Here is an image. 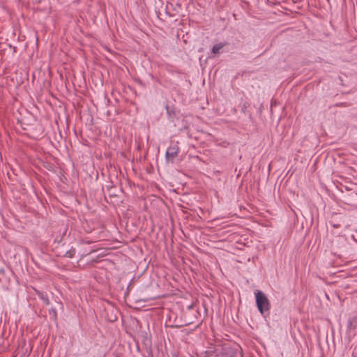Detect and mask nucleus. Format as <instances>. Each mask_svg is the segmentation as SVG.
I'll return each mask as SVG.
<instances>
[{"label":"nucleus","instance_id":"nucleus-6","mask_svg":"<svg viewBox=\"0 0 357 357\" xmlns=\"http://www.w3.org/2000/svg\"><path fill=\"white\" fill-rule=\"evenodd\" d=\"M353 323L357 324V317H354L352 319H349V323H348V326L349 327H351Z\"/></svg>","mask_w":357,"mask_h":357},{"label":"nucleus","instance_id":"nucleus-7","mask_svg":"<svg viewBox=\"0 0 357 357\" xmlns=\"http://www.w3.org/2000/svg\"><path fill=\"white\" fill-rule=\"evenodd\" d=\"M53 314L54 316L56 317V310L55 309H52L51 310H50V314Z\"/></svg>","mask_w":357,"mask_h":357},{"label":"nucleus","instance_id":"nucleus-3","mask_svg":"<svg viewBox=\"0 0 357 357\" xmlns=\"http://www.w3.org/2000/svg\"><path fill=\"white\" fill-rule=\"evenodd\" d=\"M37 295L38 298L43 301L44 303H45L47 305H50V300L48 298L47 295L42 291H37Z\"/></svg>","mask_w":357,"mask_h":357},{"label":"nucleus","instance_id":"nucleus-5","mask_svg":"<svg viewBox=\"0 0 357 357\" xmlns=\"http://www.w3.org/2000/svg\"><path fill=\"white\" fill-rule=\"evenodd\" d=\"M75 250L71 249L70 250L66 252L64 257L68 258H73L75 255Z\"/></svg>","mask_w":357,"mask_h":357},{"label":"nucleus","instance_id":"nucleus-4","mask_svg":"<svg viewBox=\"0 0 357 357\" xmlns=\"http://www.w3.org/2000/svg\"><path fill=\"white\" fill-rule=\"evenodd\" d=\"M225 45V43H220L215 44L212 47V52L213 54H217L220 52V50Z\"/></svg>","mask_w":357,"mask_h":357},{"label":"nucleus","instance_id":"nucleus-2","mask_svg":"<svg viewBox=\"0 0 357 357\" xmlns=\"http://www.w3.org/2000/svg\"><path fill=\"white\" fill-rule=\"evenodd\" d=\"M179 148L177 145L169 146L165 153V158L167 160L174 161V159L178 155Z\"/></svg>","mask_w":357,"mask_h":357},{"label":"nucleus","instance_id":"nucleus-9","mask_svg":"<svg viewBox=\"0 0 357 357\" xmlns=\"http://www.w3.org/2000/svg\"><path fill=\"white\" fill-rule=\"evenodd\" d=\"M333 227H339V225H333Z\"/></svg>","mask_w":357,"mask_h":357},{"label":"nucleus","instance_id":"nucleus-8","mask_svg":"<svg viewBox=\"0 0 357 357\" xmlns=\"http://www.w3.org/2000/svg\"><path fill=\"white\" fill-rule=\"evenodd\" d=\"M236 357H242V355L241 354H238Z\"/></svg>","mask_w":357,"mask_h":357},{"label":"nucleus","instance_id":"nucleus-1","mask_svg":"<svg viewBox=\"0 0 357 357\" xmlns=\"http://www.w3.org/2000/svg\"><path fill=\"white\" fill-rule=\"evenodd\" d=\"M255 295L257 307L259 312L264 317L269 315L271 303L266 295L259 290L256 291Z\"/></svg>","mask_w":357,"mask_h":357}]
</instances>
